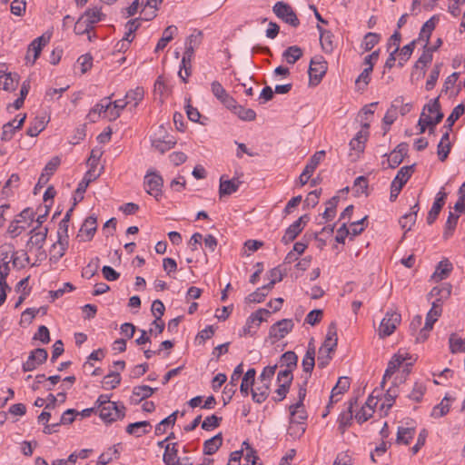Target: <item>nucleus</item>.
Masks as SVG:
<instances>
[{"mask_svg": "<svg viewBox=\"0 0 465 465\" xmlns=\"http://www.w3.org/2000/svg\"><path fill=\"white\" fill-rule=\"evenodd\" d=\"M414 171V165H409V166H403L401 167L393 181L391 182V193H390V200L391 202H394L398 195L400 194L402 187L406 184V183L411 178L412 173Z\"/></svg>", "mask_w": 465, "mask_h": 465, "instance_id": "nucleus-1", "label": "nucleus"}, {"mask_svg": "<svg viewBox=\"0 0 465 465\" xmlns=\"http://www.w3.org/2000/svg\"><path fill=\"white\" fill-rule=\"evenodd\" d=\"M272 12L279 19L290 25L291 26H299L300 20L297 17L293 8L288 3L282 1L275 3V5L272 6Z\"/></svg>", "mask_w": 465, "mask_h": 465, "instance_id": "nucleus-2", "label": "nucleus"}, {"mask_svg": "<svg viewBox=\"0 0 465 465\" xmlns=\"http://www.w3.org/2000/svg\"><path fill=\"white\" fill-rule=\"evenodd\" d=\"M99 416L105 423H112L122 420L125 416V407L121 402H107V405L100 408Z\"/></svg>", "mask_w": 465, "mask_h": 465, "instance_id": "nucleus-3", "label": "nucleus"}, {"mask_svg": "<svg viewBox=\"0 0 465 465\" xmlns=\"http://www.w3.org/2000/svg\"><path fill=\"white\" fill-rule=\"evenodd\" d=\"M408 360H411V355L408 352H402L399 351L390 360L387 369L385 370L381 386L383 388L387 379H390L394 372Z\"/></svg>", "mask_w": 465, "mask_h": 465, "instance_id": "nucleus-4", "label": "nucleus"}, {"mask_svg": "<svg viewBox=\"0 0 465 465\" xmlns=\"http://www.w3.org/2000/svg\"><path fill=\"white\" fill-rule=\"evenodd\" d=\"M327 68V62L322 56L312 58L309 66L310 81L318 84L325 75Z\"/></svg>", "mask_w": 465, "mask_h": 465, "instance_id": "nucleus-5", "label": "nucleus"}, {"mask_svg": "<svg viewBox=\"0 0 465 465\" xmlns=\"http://www.w3.org/2000/svg\"><path fill=\"white\" fill-rule=\"evenodd\" d=\"M48 353L45 349L37 348L33 350L27 360L22 365L23 371L27 372L35 370L39 365L46 361Z\"/></svg>", "mask_w": 465, "mask_h": 465, "instance_id": "nucleus-6", "label": "nucleus"}, {"mask_svg": "<svg viewBox=\"0 0 465 465\" xmlns=\"http://www.w3.org/2000/svg\"><path fill=\"white\" fill-rule=\"evenodd\" d=\"M144 188L148 194L153 196L157 201L162 196L163 181L162 176L155 173H149L144 177Z\"/></svg>", "mask_w": 465, "mask_h": 465, "instance_id": "nucleus-7", "label": "nucleus"}, {"mask_svg": "<svg viewBox=\"0 0 465 465\" xmlns=\"http://www.w3.org/2000/svg\"><path fill=\"white\" fill-rule=\"evenodd\" d=\"M310 217L308 214L302 215L297 221L292 223L285 231L282 238L284 244H288L295 240V238L302 232L304 226L309 222Z\"/></svg>", "mask_w": 465, "mask_h": 465, "instance_id": "nucleus-8", "label": "nucleus"}, {"mask_svg": "<svg viewBox=\"0 0 465 465\" xmlns=\"http://www.w3.org/2000/svg\"><path fill=\"white\" fill-rule=\"evenodd\" d=\"M293 328L292 322H275L269 331V339L273 344L284 338Z\"/></svg>", "mask_w": 465, "mask_h": 465, "instance_id": "nucleus-9", "label": "nucleus"}, {"mask_svg": "<svg viewBox=\"0 0 465 465\" xmlns=\"http://www.w3.org/2000/svg\"><path fill=\"white\" fill-rule=\"evenodd\" d=\"M49 37H45V35H41L33 40L27 48L25 60L31 64H34L36 59L39 57L42 49L47 45Z\"/></svg>", "mask_w": 465, "mask_h": 465, "instance_id": "nucleus-10", "label": "nucleus"}, {"mask_svg": "<svg viewBox=\"0 0 465 465\" xmlns=\"http://www.w3.org/2000/svg\"><path fill=\"white\" fill-rule=\"evenodd\" d=\"M97 229V219L95 216H88L81 226L80 232L77 235L80 242L91 241Z\"/></svg>", "mask_w": 465, "mask_h": 465, "instance_id": "nucleus-11", "label": "nucleus"}, {"mask_svg": "<svg viewBox=\"0 0 465 465\" xmlns=\"http://www.w3.org/2000/svg\"><path fill=\"white\" fill-rule=\"evenodd\" d=\"M242 182L239 178L225 179L224 175L220 178L219 196L223 198L237 192Z\"/></svg>", "mask_w": 465, "mask_h": 465, "instance_id": "nucleus-12", "label": "nucleus"}, {"mask_svg": "<svg viewBox=\"0 0 465 465\" xmlns=\"http://www.w3.org/2000/svg\"><path fill=\"white\" fill-rule=\"evenodd\" d=\"M213 94L226 107L234 104V98L232 97L218 81L211 84Z\"/></svg>", "mask_w": 465, "mask_h": 465, "instance_id": "nucleus-13", "label": "nucleus"}, {"mask_svg": "<svg viewBox=\"0 0 465 465\" xmlns=\"http://www.w3.org/2000/svg\"><path fill=\"white\" fill-rule=\"evenodd\" d=\"M407 153L408 144L406 143H401L398 144L396 148L389 155V167L392 169L398 167L401 163Z\"/></svg>", "mask_w": 465, "mask_h": 465, "instance_id": "nucleus-14", "label": "nucleus"}, {"mask_svg": "<svg viewBox=\"0 0 465 465\" xmlns=\"http://www.w3.org/2000/svg\"><path fill=\"white\" fill-rule=\"evenodd\" d=\"M242 371H243L242 363H240L239 365H237L235 367V369L231 376L230 382L224 387L223 393L228 394V400L226 401L225 399H223L224 404H227L229 402V401L232 399V395L235 393L237 381L241 378Z\"/></svg>", "mask_w": 465, "mask_h": 465, "instance_id": "nucleus-15", "label": "nucleus"}, {"mask_svg": "<svg viewBox=\"0 0 465 465\" xmlns=\"http://www.w3.org/2000/svg\"><path fill=\"white\" fill-rule=\"evenodd\" d=\"M420 210L419 203H415L411 207V211L408 213H405L402 215L400 220L399 223L402 230L405 231V232L411 230L412 226L415 224L417 220V213Z\"/></svg>", "mask_w": 465, "mask_h": 465, "instance_id": "nucleus-16", "label": "nucleus"}, {"mask_svg": "<svg viewBox=\"0 0 465 465\" xmlns=\"http://www.w3.org/2000/svg\"><path fill=\"white\" fill-rule=\"evenodd\" d=\"M337 344H338L337 326L334 322H331L329 325L325 340L321 347L329 351H331L333 353L336 350Z\"/></svg>", "mask_w": 465, "mask_h": 465, "instance_id": "nucleus-17", "label": "nucleus"}, {"mask_svg": "<svg viewBox=\"0 0 465 465\" xmlns=\"http://www.w3.org/2000/svg\"><path fill=\"white\" fill-rule=\"evenodd\" d=\"M270 382L261 381L257 383V385L252 389V398L253 401L256 403L263 402L269 396L270 393Z\"/></svg>", "mask_w": 465, "mask_h": 465, "instance_id": "nucleus-18", "label": "nucleus"}, {"mask_svg": "<svg viewBox=\"0 0 465 465\" xmlns=\"http://www.w3.org/2000/svg\"><path fill=\"white\" fill-rule=\"evenodd\" d=\"M317 28L320 32V43L323 52L326 54H331L335 48V44L333 41L334 35L331 31L324 30L320 25H317Z\"/></svg>", "mask_w": 465, "mask_h": 465, "instance_id": "nucleus-19", "label": "nucleus"}, {"mask_svg": "<svg viewBox=\"0 0 465 465\" xmlns=\"http://www.w3.org/2000/svg\"><path fill=\"white\" fill-rule=\"evenodd\" d=\"M446 197H447V194L442 192H440L437 194V197L432 204V207L428 213L427 223L429 224H432L435 222V220L437 219L441 208L443 207V205L445 203Z\"/></svg>", "mask_w": 465, "mask_h": 465, "instance_id": "nucleus-20", "label": "nucleus"}, {"mask_svg": "<svg viewBox=\"0 0 465 465\" xmlns=\"http://www.w3.org/2000/svg\"><path fill=\"white\" fill-rule=\"evenodd\" d=\"M68 223L60 222L59 228L57 231L58 240L53 244V249L56 250V246L59 245L61 247V253H65V251L68 247Z\"/></svg>", "mask_w": 465, "mask_h": 465, "instance_id": "nucleus-21", "label": "nucleus"}, {"mask_svg": "<svg viewBox=\"0 0 465 465\" xmlns=\"http://www.w3.org/2000/svg\"><path fill=\"white\" fill-rule=\"evenodd\" d=\"M152 429V425L149 421H137L134 423H130L127 425L125 430L130 435H134L135 437H141L144 434L150 432Z\"/></svg>", "mask_w": 465, "mask_h": 465, "instance_id": "nucleus-22", "label": "nucleus"}, {"mask_svg": "<svg viewBox=\"0 0 465 465\" xmlns=\"http://www.w3.org/2000/svg\"><path fill=\"white\" fill-rule=\"evenodd\" d=\"M302 370L307 373H311L315 365V347L313 344V339H312L308 344L306 354L302 359Z\"/></svg>", "mask_w": 465, "mask_h": 465, "instance_id": "nucleus-23", "label": "nucleus"}, {"mask_svg": "<svg viewBox=\"0 0 465 465\" xmlns=\"http://www.w3.org/2000/svg\"><path fill=\"white\" fill-rule=\"evenodd\" d=\"M256 371L253 368L249 369L245 374L243 375L240 391L241 393L246 397L249 394V391L252 392V389H253L254 381H255Z\"/></svg>", "mask_w": 465, "mask_h": 465, "instance_id": "nucleus-24", "label": "nucleus"}, {"mask_svg": "<svg viewBox=\"0 0 465 465\" xmlns=\"http://www.w3.org/2000/svg\"><path fill=\"white\" fill-rule=\"evenodd\" d=\"M226 108L232 110L241 120L253 121L256 118V113L252 109L244 108L243 106L237 104L235 100L232 106H226Z\"/></svg>", "mask_w": 465, "mask_h": 465, "instance_id": "nucleus-25", "label": "nucleus"}, {"mask_svg": "<svg viewBox=\"0 0 465 465\" xmlns=\"http://www.w3.org/2000/svg\"><path fill=\"white\" fill-rule=\"evenodd\" d=\"M99 175L100 173H96L94 169L89 168V170L85 173L83 180L79 183L75 190V193L79 194L80 198L83 199V194L86 191V188L88 187L89 183L94 181Z\"/></svg>", "mask_w": 465, "mask_h": 465, "instance_id": "nucleus-26", "label": "nucleus"}, {"mask_svg": "<svg viewBox=\"0 0 465 465\" xmlns=\"http://www.w3.org/2000/svg\"><path fill=\"white\" fill-rule=\"evenodd\" d=\"M178 29L175 25L167 26L163 33V36L159 39L154 52L158 53L165 48L167 44L171 42L173 38V35L177 33Z\"/></svg>", "mask_w": 465, "mask_h": 465, "instance_id": "nucleus-27", "label": "nucleus"}, {"mask_svg": "<svg viewBox=\"0 0 465 465\" xmlns=\"http://www.w3.org/2000/svg\"><path fill=\"white\" fill-rule=\"evenodd\" d=\"M451 293V285L443 283L440 286L433 287L430 292V297H435V302L442 303L444 300L448 299Z\"/></svg>", "mask_w": 465, "mask_h": 465, "instance_id": "nucleus-28", "label": "nucleus"}, {"mask_svg": "<svg viewBox=\"0 0 465 465\" xmlns=\"http://www.w3.org/2000/svg\"><path fill=\"white\" fill-rule=\"evenodd\" d=\"M452 270V264L446 259L439 262L431 278L438 282L446 279Z\"/></svg>", "mask_w": 465, "mask_h": 465, "instance_id": "nucleus-29", "label": "nucleus"}, {"mask_svg": "<svg viewBox=\"0 0 465 465\" xmlns=\"http://www.w3.org/2000/svg\"><path fill=\"white\" fill-rule=\"evenodd\" d=\"M443 114L439 113L434 118L430 115L425 114L424 112L421 113L420 120H419V126H420V132L419 134H423L426 131V128L428 125H437L440 122H441L443 118Z\"/></svg>", "mask_w": 465, "mask_h": 465, "instance_id": "nucleus-30", "label": "nucleus"}, {"mask_svg": "<svg viewBox=\"0 0 465 465\" xmlns=\"http://www.w3.org/2000/svg\"><path fill=\"white\" fill-rule=\"evenodd\" d=\"M350 388V380L348 377H340L336 385L331 390V394L330 397V402L327 405V409H329L333 403V399L338 394H342L346 392Z\"/></svg>", "mask_w": 465, "mask_h": 465, "instance_id": "nucleus-31", "label": "nucleus"}, {"mask_svg": "<svg viewBox=\"0 0 465 465\" xmlns=\"http://www.w3.org/2000/svg\"><path fill=\"white\" fill-rule=\"evenodd\" d=\"M223 444L222 433H218L203 443V453L206 455H213L215 453Z\"/></svg>", "mask_w": 465, "mask_h": 465, "instance_id": "nucleus-32", "label": "nucleus"}, {"mask_svg": "<svg viewBox=\"0 0 465 465\" xmlns=\"http://www.w3.org/2000/svg\"><path fill=\"white\" fill-rule=\"evenodd\" d=\"M176 141L174 138L169 135L163 136V138L159 137L153 141V145L162 153L172 149Z\"/></svg>", "mask_w": 465, "mask_h": 465, "instance_id": "nucleus-33", "label": "nucleus"}, {"mask_svg": "<svg viewBox=\"0 0 465 465\" xmlns=\"http://www.w3.org/2000/svg\"><path fill=\"white\" fill-rule=\"evenodd\" d=\"M178 458L177 443H167L165 445V450L163 457L165 465H174V462Z\"/></svg>", "mask_w": 465, "mask_h": 465, "instance_id": "nucleus-34", "label": "nucleus"}, {"mask_svg": "<svg viewBox=\"0 0 465 465\" xmlns=\"http://www.w3.org/2000/svg\"><path fill=\"white\" fill-rule=\"evenodd\" d=\"M46 121L45 117H35L31 123L30 126L26 130V134L31 137L37 136L46 126Z\"/></svg>", "mask_w": 465, "mask_h": 465, "instance_id": "nucleus-35", "label": "nucleus"}, {"mask_svg": "<svg viewBox=\"0 0 465 465\" xmlns=\"http://www.w3.org/2000/svg\"><path fill=\"white\" fill-rule=\"evenodd\" d=\"M302 54L303 53L301 47L292 45L283 52L282 56L288 64H293L302 56Z\"/></svg>", "mask_w": 465, "mask_h": 465, "instance_id": "nucleus-36", "label": "nucleus"}, {"mask_svg": "<svg viewBox=\"0 0 465 465\" xmlns=\"http://www.w3.org/2000/svg\"><path fill=\"white\" fill-rule=\"evenodd\" d=\"M37 228H35L31 231V238L28 242V244L29 243H32L33 245L36 246L38 249H41L46 240V236H47V228H44L43 230L41 231H36Z\"/></svg>", "mask_w": 465, "mask_h": 465, "instance_id": "nucleus-37", "label": "nucleus"}, {"mask_svg": "<svg viewBox=\"0 0 465 465\" xmlns=\"http://www.w3.org/2000/svg\"><path fill=\"white\" fill-rule=\"evenodd\" d=\"M415 434L414 428L399 427L396 441L399 444L408 445Z\"/></svg>", "mask_w": 465, "mask_h": 465, "instance_id": "nucleus-38", "label": "nucleus"}, {"mask_svg": "<svg viewBox=\"0 0 465 465\" xmlns=\"http://www.w3.org/2000/svg\"><path fill=\"white\" fill-rule=\"evenodd\" d=\"M121 381V376L118 371H112L107 375H105L103 379L102 385L103 388L106 390H113L116 388Z\"/></svg>", "mask_w": 465, "mask_h": 465, "instance_id": "nucleus-39", "label": "nucleus"}, {"mask_svg": "<svg viewBox=\"0 0 465 465\" xmlns=\"http://www.w3.org/2000/svg\"><path fill=\"white\" fill-rule=\"evenodd\" d=\"M306 427L298 420H290L287 433L293 439L300 438L305 432Z\"/></svg>", "mask_w": 465, "mask_h": 465, "instance_id": "nucleus-40", "label": "nucleus"}, {"mask_svg": "<svg viewBox=\"0 0 465 465\" xmlns=\"http://www.w3.org/2000/svg\"><path fill=\"white\" fill-rule=\"evenodd\" d=\"M426 390V386L423 382L416 381L413 384L411 391L407 395V398L415 402H420L421 401Z\"/></svg>", "mask_w": 465, "mask_h": 465, "instance_id": "nucleus-41", "label": "nucleus"}, {"mask_svg": "<svg viewBox=\"0 0 465 465\" xmlns=\"http://www.w3.org/2000/svg\"><path fill=\"white\" fill-rule=\"evenodd\" d=\"M357 404V398L351 399L349 402L347 413L341 414L339 418V427L343 430L350 426L352 420L353 406Z\"/></svg>", "mask_w": 465, "mask_h": 465, "instance_id": "nucleus-42", "label": "nucleus"}, {"mask_svg": "<svg viewBox=\"0 0 465 465\" xmlns=\"http://www.w3.org/2000/svg\"><path fill=\"white\" fill-rule=\"evenodd\" d=\"M451 399L448 395H446L439 404L434 406L430 416L433 418H440L446 415L450 411L449 401Z\"/></svg>", "mask_w": 465, "mask_h": 465, "instance_id": "nucleus-43", "label": "nucleus"}, {"mask_svg": "<svg viewBox=\"0 0 465 465\" xmlns=\"http://www.w3.org/2000/svg\"><path fill=\"white\" fill-rule=\"evenodd\" d=\"M325 156V151H318L316 152L309 160L307 164L304 167L306 171V174H312L314 170L317 168L319 163L323 160Z\"/></svg>", "mask_w": 465, "mask_h": 465, "instance_id": "nucleus-44", "label": "nucleus"}, {"mask_svg": "<svg viewBox=\"0 0 465 465\" xmlns=\"http://www.w3.org/2000/svg\"><path fill=\"white\" fill-rule=\"evenodd\" d=\"M119 458V451L116 446H113L109 448L105 452L102 453L97 460L96 465H107L113 460H117Z\"/></svg>", "mask_w": 465, "mask_h": 465, "instance_id": "nucleus-45", "label": "nucleus"}, {"mask_svg": "<svg viewBox=\"0 0 465 465\" xmlns=\"http://www.w3.org/2000/svg\"><path fill=\"white\" fill-rule=\"evenodd\" d=\"M178 411H173L168 417L161 420L155 427V435H162L165 432L167 426H173L176 421Z\"/></svg>", "mask_w": 465, "mask_h": 465, "instance_id": "nucleus-46", "label": "nucleus"}, {"mask_svg": "<svg viewBox=\"0 0 465 465\" xmlns=\"http://www.w3.org/2000/svg\"><path fill=\"white\" fill-rule=\"evenodd\" d=\"M298 357L295 352L289 351L284 352L280 360L281 367L285 366L286 369L294 370L297 366Z\"/></svg>", "mask_w": 465, "mask_h": 465, "instance_id": "nucleus-47", "label": "nucleus"}, {"mask_svg": "<svg viewBox=\"0 0 465 465\" xmlns=\"http://www.w3.org/2000/svg\"><path fill=\"white\" fill-rule=\"evenodd\" d=\"M110 97H104L100 103L96 104L94 107L90 111L88 116L93 121L95 122L94 116H100L102 114L104 115L105 113L108 112L109 104H107Z\"/></svg>", "mask_w": 465, "mask_h": 465, "instance_id": "nucleus-48", "label": "nucleus"}, {"mask_svg": "<svg viewBox=\"0 0 465 465\" xmlns=\"http://www.w3.org/2000/svg\"><path fill=\"white\" fill-rule=\"evenodd\" d=\"M19 83V75L17 74L7 73L1 83L5 91H15Z\"/></svg>", "mask_w": 465, "mask_h": 465, "instance_id": "nucleus-49", "label": "nucleus"}, {"mask_svg": "<svg viewBox=\"0 0 465 465\" xmlns=\"http://www.w3.org/2000/svg\"><path fill=\"white\" fill-rule=\"evenodd\" d=\"M464 112L465 106L463 104H460L457 106H455L451 114L447 118L446 124L444 127L448 128L449 130H451L455 122L464 114Z\"/></svg>", "mask_w": 465, "mask_h": 465, "instance_id": "nucleus-50", "label": "nucleus"}, {"mask_svg": "<svg viewBox=\"0 0 465 465\" xmlns=\"http://www.w3.org/2000/svg\"><path fill=\"white\" fill-rule=\"evenodd\" d=\"M144 91L143 87H136L135 89L129 90L125 94V100L134 102L133 106L137 107L138 104L143 99Z\"/></svg>", "mask_w": 465, "mask_h": 465, "instance_id": "nucleus-51", "label": "nucleus"}, {"mask_svg": "<svg viewBox=\"0 0 465 465\" xmlns=\"http://www.w3.org/2000/svg\"><path fill=\"white\" fill-rule=\"evenodd\" d=\"M399 393V389L396 385V383H393L392 386H391L384 394V402L381 405V408L386 407L387 409H390L392 407L395 399L397 398Z\"/></svg>", "mask_w": 465, "mask_h": 465, "instance_id": "nucleus-52", "label": "nucleus"}, {"mask_svg": "<svg viewBox=\"0 0 465 465\" xmlns=\"http://www.w3.org/2000/svg\"><path fill=\"white\" fill-rule=\"evenodd\" d=\"M441 67H442V63H437L434 64V67L430 71L429 78L427 79V82H426V85H425L426 90L430 91L435 87L436 83H437L438 78L440 74Z\"/></svg>", "mask_w": 465, "mask_h": 465, "instance_id": "nucleus-53", "label": "nucleus"}, {"mask_svg": "<svg viewBox=\"0 0 465 465\" xmlns=\"http://www.w3.org/2000/svg\"><path fill=\"white\" fill-rule=\"evenodd\" d=\"M380 39V35L371 32L367 33L361 45V48L366 52L371 51L379 43Z\"/></svg>", "mask_w": 465, "mask_h": 465, "instance_id": "nucleus-54", "label": "nucleus"}, {"mask_svg": "<svg viewBox=\"0 0 465 465\" xmlns=\"http://www.w3.org/2000/svg\"><path fill=\"white\" fill-rule=\"evenodd\" d=\"M397 325L393 322H380L378 327V335L381 339H384L391 335L396 330Z\"/></svg>", "mask_w": 465, "mask_h": 465, "instance_id": "nucleus-55", "label": "nucleus"}, {"mask_svg": "<svg viewBox=\"0 0 465 465\" xmlns=\"http://www.w3.org/2000/svg\"><path fill=\"white\" fill-rule=\"evenodd\" d=\"M82 16H85L87 24H90V26H93L94 24L102 20L104 15L100 8L94 7L88 8Z\"/></svg>", "mask_w": 465, "mask_h": 465, "instance_id": "nucleus-56", "label": "nucleus"}, {"mask_svg": "<svg viewBox=\"0 0 465 465\" xmlns=\"http://www.w3.org/2000/svg\"><path fill=\"white\" fill-rule=\"evenodd\" d=\"M338 202H339L338 196H333L329 201H327L325 211L322 213V217L326 221H331L335 216L336 206H337Z\"/></svg>", "mask_w": 465, "mask_h": 465, "instance_id": "nucleus-57", "label": "nucleus"}, {"mask_svg": "<svg viewBox=\"0 0 465 465\" xmlns=\"http://www.w3.org/2000/svg\"><path fill=\"white\" fill-rule=\"evenodd\" d=\"M155 390L147 385L135 386L133 390V395L139 397L136 401H141L152 396Z\"/></svg>", "mask_w": 465, "mask_h": 465, "instance_id": "nucleus-58", "label": "nucleus"}, {"mask_svg": "<svg viewBox=\"0 0 465 465\" xmlns=\"http://www.w3.org/2000/svg\"><path fill=\"white\" fill-rule=\"evenodd\" d=\"M16 123V118L14 120L5 124L2 127V134H1V140L7 142L10 141L15 131L17 130L15 126V124Z\"/></svg>", "mask_w": 465, "mask_h": 465, "instance_id": "nucleus-59", "label": "nucleus"}, {"mask_svg": "<svg viewBox=\"0 0 465 465\" xmlns=\"http://www.w3.org/2000/svg\"><path fill=\"white\" fill-rule=\"evenodd\" d=\"M458 219H459V214H455V213L450 212L446 224H445V231L443 232L444 238L447 239L452 234V232L454 231V229L457 225Z\"/></svg>", "mask_w": 465, "mask_h": 465, "instance_id": "nucleus-60", "label": "nucleus"}, {"mask_svg": "<svg viewBox=\"0 0 465 465\" xmlns=\"http://www.w3.org/2000/svg\"><path fill=\"white\" fill-rule=\"evenodd\" d=\"M269 276H270V282L266 285H263V289H271L272 290L273 285L276 282H279L282 280L283 272H282L281 267L278 266V267L272 269L269 272Z\"/></svg>", "mask_w": 465, "mask_h": 465, "instance_id": "nucleus-61", "label": "nucleus"}, {"mask_svg": "<svg viewBox=\"0 0 465 465\" xmlns=\"http://www.w3.org/2000/svg\"><path fill=\"white\" fill-rule=\"evenodd\" d=\"M331 354H332L331 351H329L320 347V349L318 351V357H317L318 368L324 369L330 363V361L332 358Z\"/></svg>", "mask_w": 465, "mask_h": 465, "instance_id": "nucleus-62", "label": "nucleus"}, {"mask_svg": "<svg viewBox=\"0 0 465 465\" xmlns=\"http://www.w3.org/2000/svg\"><path fill=\"white\" fill-rule=\"evenodd\" d=\"M262 322H246L242 331H239V336H253L260 328Z\"/></svg>", "mask_w": 465, "mask_h": 465, "instance_id": "nucleus-63", "label": "nucleus"}, {"mask_svg": "<svg viewBox=\"0 0 465 465\" xmlns=\"http://www.w3.org/2000/svg\"><path fill=\"white\" fill-rule=\"evenodd\" d=\"M449 343L451 353L463 351L464 341L458 337L457 334H450L449 338Z\"/></svg>", "mask_w": 465, "mask_h": 465, "instance_id": "nucleus-64", "label": "nucleus"}]
</instances>
